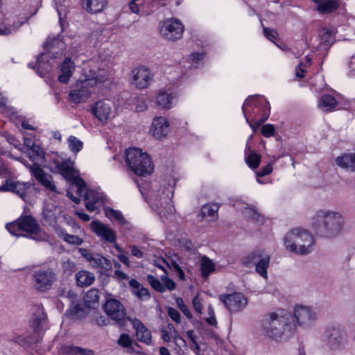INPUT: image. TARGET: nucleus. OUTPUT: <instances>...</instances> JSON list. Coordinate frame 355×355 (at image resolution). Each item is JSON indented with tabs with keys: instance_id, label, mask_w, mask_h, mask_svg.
<instances>
[{
	"instance_id": "f257e3e1",
	"label": "nucleus",
	"mask_w": 355,
	"mask_h": 355,
	"mask_svg": "<svg viewBox=\"0 0 355 355\" xmlns=\"http://www.w3.org/2000/svg\"><path fill=\"white\" fill-rule=\"evenodd\" d=\"M296 329V324L291 321V317L279 315L275 313L266 314L262 320V331L266 336L275 340H286Z\"/></svg>"
},
{
	"instance_id": "f03ea898",
	"label": "nucleus",
	"mask_w": 355,
	"mask_h": 355,
	"mask_svg": "<svg viewBox=\"0 0 355 355\" xmlns=\"http://www.w3.org/2000/svg\"><path fill=\"white\" fill-rule=\"evenodd\" d=\"M107 79V76L101 71L85 67L81 78L77 80L69 94V101L76 104L85 101L91 96V88Z\"/></svg>"
},
{
	"instance_id": "7ed1b4c3",
	"label": "nucleus",
	"mask_w": 355,
	"mask_h": 355,
	"mask_svg": "<svg viewBox=\"0 0 355 355\" xmlns=\"http://www.w3.org/2000/svg\"><path fill=\"white\" fill-rule=\"evenodd\" d=\"M311 226L312 230L318 234L334 236L341 232L343 219L341 214L337 211L320 209L311 218Z\"/></svg>"
},
{
	"instance_id": "20e7f679",
	"label": "nucleus",
	"mask_w": 355,
	"mask_h": 355,
	"mask_svg": "<svg viewBox=\"0 0 355 355\" xmlns=\"http://www.w3.org/2000/svg\"><path fill=\"white\" fill-rule=\"evenodd\" d=\"M284 243L287 251L297 255L305 256L313 251L315 239L308 230L295 227L286 234Z\"/></svg>"
},
{
	"instance_id": "39448f33",
	"label": "nucleus",
	"mask_w": 355,
	"mask_h": 355,
	"mask_svg": "<svg viewBox=\"0 0 355 355\" xmlns=\"http://www.w3.org/2000/svg\"><path fill=\"white\" fill-rule=\"evenodd\" d=\"M126 162L130 169L139 176H146L153 171L150 156L139 148H130L125 151Z\"/></svg>"
},
{
	"instance_id": "423d86ee",
	"label": "nucleus",
	"mask_w": 355,
	"mask_h": 355,
	"mask_svg": "<svg viewBox=\"0 0 355 355\" xmlns=\"http://www.w3.org/2000/svg\"><path fill=\"white\" fill-rule=\"evenodd\" d=\"M171 198L170 191L163 188L157 191H151L148 202L159 215L168 218L175 211L173 205L171 203Z\"/></svg>"
},
{
	"instance_id": "0eeeda50",
	"label": "nucleus",
	"mask_w": 355,
	"mask_h": 355,
	"mask_svg": "<svg viewBox=\"0 0 355 355\" xmlns=\"http://www.w3.org/2000/svg\"><path fill=\"white\" fill-rule=\"evenodd\" d=\"M71 189L74 190L78 196H84L85 207L89 211H96L101 205V195L93 190H88L85 181L80 178H76L71 185Z\"/></svg>"
},
{
	"instance_id": "6e6552de",
	"label": "nucleus",
	"mask_w": 355,
	"mask_h": 355,
	"mask_svg": "<svg viewBox=\"0 0 355 355\" xmlns=\"http://www.w3.org/2000/svg\"><path fill=\"white\" fill-rule=\"evenodd\" d=\"M243 263L245 266L253 264L256 272L265 279H268V268L270 262V255L263 250H256L243 259Z\"/></svg>"
},
{
	"instance_id": "1a4fd4ad",
	"label": "nucleus",
	"mask_w": 355,
	"mask_h": 355,
	"mask_svg": "<svg viewBox=\"0 0 355 355\" xmlns=\"http://www.w3.org/2000/svg\"><path fill=\"white\" fill-rule=\"evenodd\" d=\"M184 26L182 21L176 18L166 19L159 24L161 36L166 40L175 42L182 37Z\"/></svg>"
},
{
	"instance_id": "9d476101",
	"label": "nucleus",
	"mask_w": 355,
	"mask_h": 355,
	"mask_svg": "<svg viewBox=\"0 0 355 355\" xmlns=\"http://www.w3.org/2000/svg\"><path fill=\"white\" fill-rule=\"evenodd\" d=\"M33 285L35 290L44 292L51 288L56 280V274L51 268H42L33 272Z\"/></svg>"
},
{
	"instance_id": "9b49d317",
	"label": "nucleus",
	"mask_w": 355,
	"mask_h": 355,
	"mask_svg": "<svg viewBox=\"0 0 355 355\" xmlns=\"http://www.w3.org/2000/svg\"><path fill=\"white\" fill-rule=\"evenodd\" d=\"M153 76L154 75L149 68L140 66L131 71L130 83L137 89H146L153 81Z\"/></svg>"
},
{
	"instance_id": "f8f14e48",
	"label": "nucleus",
	"mask_w": 355,
	"mask_h": 355,
	"mask_svg": "<svg viewBox=\"0 0 355 355\" xmlns=\"http://www.w3.org/2000/svg\"><path fill=\"white\" fill-rule=\"evenodd\" d=\"M295 321L291 318V321L303 327L312 325L317 319V313L310 306L296 305L293 309Z\"/></svg>"
},
{
	"instance_id": "ddd939ff",
	"label": "nucleus",
	"mask_w": 355,
	"mask_h": 355,
	"mask_svg": "<svg viewBox=\"0 0 355 355\" xmlns=\"http://www.w3.org/2000/svg\"><path fill=\"white\" fill-rule=\"evenodd\" d=\"M19 230L34 234V236H30L33 239L42 241L46 237V234L41 230L37 222L31 216H26L19 218Z\"/></svg>"
},
{
	"instance_id": "4468645a",
	"label": "nucleus",
	"mask_w": 355,
	"mask_h": 355,
	"mask_svg": "<svg viewBox=\"0 0 355 355\" xmlns=\"http://www.w3.org/2000/svg\"><path fill=\"white\" fill-rule=\"evenodd\" d=\"M31 175L46 189L52 192L56 191V186L50 174L46 173L38 164L34 163L28 166Z\"/></svg>"
},
{
	"instance_id": "2eb2a0df",
	"label": "nucleus",
	"mask_w": 355,
	"mask_h": 355,
	"mask_svg": "<svg viewBox=\"0 0 355 355\" xmlns=\"http://www.w3.org/2000/svg\"><path fill=\"white\" fill-rule=\"evenodd\" d=\"M107 315L115 321H121L125 318L126 312L121 302L114 298H109L103 305Z\"/></svg>"
},
{
	"instance_id": "dca6fc26",
	"label": "nucleus",
	"mask_w": 355,
	"mask_h": 355,
	"mask_svg": "<svg viewBox=\"0 0 355 355\" xmlns=\"http://www.w3.org/2000/svg\"><path fill=\"white\" fill-rule=\"evenodd\" d=\"M90 228L103 241L110 243H115L116 235L115 232L108 225L98 221L93 220L90 223Z\"/></svg>"
},
{
	"instance_id": "f3484780",
	"label": "nucleus",
	"mask_w": 355,
	"mask_h": 355,
	"mask_svg": "<svg viewBox=\"0 0 355 355\" xmlns=\"http://www.w3.org/2000/svg\"><path fill=\"white\" fill-rule=\"evenodd\" d=\"M31 187L29 182H24L8 178L0 186V192H12L24 198L26 191Z\"/></svg>"
},
{
	"instance_id": "a211bd4d",
	"label": "nucleus",
	"mask_w": 355,
	"mask_h": 355,
	"mask_svg": "<svg viewBox=\"0 0 355 355\" xmlns=\"http://www.w3.org/2000/svg\"><path fill=\"white\" fill-rule=\"evenodd\" d=\"M223 304L230 312H238L246 306L248 300L242 293H234L225 295Z\"/></svg>"
},
{
	"instance_id": "6ab92c4d",
	"label": "nucleus",
	"mask_w": 355,
	"mask_h": 355,
	"mask_svg": "<svg viewBox=\"0 0 355 355\" xmlns=\"http://www.w3.org/2000/svg\"><path fill=\"white\" fill-rule=\"evenodd\" d=\"M91 113L101 122L106 123L112 114V105L108 101H98L90 107Z\"/></svg>"
},
{
	"instance_id": "aec40b11",
	"label": "nucleus",
	"mask_w": 355,
	"mask_h": 355,
	"mask_svg": "<svg viewBox=\"0 0 355 355\" xmlns=\"http://www.w3.org/2000/svg\"><path fill=\"white\" fill-rule=\"evenodd\" d=\"M46 315L43 309L40 306L34 307V311L32 317L31 327L37 336L40 337V334L46 328Z\"/></svg>"
},
{
	"instance_id": "412c9836",
	"label": "nucleus",
	"mask_w": 355,
	"mask_h": 355,
	"mask_svg": "<svg viewBox=\"0 0 355 355\" xmlns=\"http://www.w3.org/2000/svg\"><path fill=\"white\" fill-rule=\"evenodd\" d=\"M151 130L155 139H162L169 132V123L164 117H156L152 123Z\"/></svg>"
},
{
	"instance_id": "4be33fe9",
	"label": "nucleus",
	"mask_w": 355,
	"mask_h": 355,
	"mask_svg": "<svg viewBox=\"0 0 355 355\" xmlns=\"http://www.w3.org/2000/svg\"><path fill=\"white\" fill-rule=\"evenodd\" d=\"M133 328L136 331V336L140 342L146 345H149L152 340L151 332L141 322V320L137 318L130 319Z\"/></svg>"
},
{
	"instance_id": "5701e85b",
	"label": "nucleus",
	"mask_w": 355,
	"mask_h": 355,
	"mask_svg": "<svg viewBox=\"0 0 355 355\" xmlns=\"http://www.w3.org/2000/svg\"><path fill=\"white\" fill-rule=\"evenodd\" d=\"M328 343L332 349H339L347 343L345 333L340 329L332 328L328 336Z\"/></svg>"
},
{
	"instance_id": "b1692460",
	"label": "nucleus",
	"mask_w": 355,
	"mask_h": 355,
	"mask_svg": "<svg viewBox=\"0 0 355 355\" xmlns=\"http://www.w3.org/2000/svg\"><path fill=\"white\" fill-rule=\"evenodd\" d=\"M318 49H328L335 41V31L334 29L322 28L319 33Z\"/></svg>"
},
{
	"instance_id": "393cba45",
	"label": "nucleus",
	"mask_w": 355,
	"mask_h": 355,
	"mask_svg": "<svg viewBox=\"0 0 355 355\" xmlns=\"http://www.w3.org/2000/svg\"><path fill=\"white\" fill-rule=\"evenodd\" d=\"M316 4L317 10L321 14H330L339 8L337 0H311Z\"/></svg>"
},
{
	"instance_id": "a878e982",
	"label": "nucleus",
	"mask_w": 355,
	"mask_h": 355,
	"mask_svg": "<svg viewBox=\"0 0 355 355\" xmlns=\"http://www.w3.org/2000/svg\"><path fill=\"white\" fill-rule=\"evenodd\" d=\"M107 5V0H82L83 8L89 13L101 12Z\"/></svg>"
},
{
	"instance_id": "bb28decb",
	"label": "nucleus",
	"mask_w": 355,
	"mask_h": 355,
	"mask_svg": "<svg viewBox=\"0 0 355 355\" xmlns=\"http://www.w3.org/2000/svg\"><path fill=\"white\" fill-rule=\"evenodd\" d=\"M74 69V63L70 58H66L60 65V74L58 76L59 81L63 83H67Z\"/></svg>"
},
{
	"instance_id": "cd10ccee",
	"label": "nucleus",
	"mask_w": 355,
	"mask_h": 355,
	"mask_svg": "<svg viewBox=\"0 0 355 355\" xmlns=\"http://www.w3.org/2000/svg\"><path fill=\"white\" fill-rule=\"evenodd\" d=\"M336 164L350 171H355V153H345L335 159Z\"/></svg>"
},
{
	"instance_id": "c85d7f7f",
	"label": "nucleus",
	"mask_w": 355,
	"mask_h": 355,
	"mask_svg": "<svg viewBox=\"0 0 355 355\" xmlns=\"http://www.w3.org/2000/svg\"><path fill=\"white\" fill-rule=\"evenodd\" d=\"M168 267L170 270L176 272L178 277L180 280L185 279L184 272L182 270V259L178 257L177 254H174L171 259L166 262Z\"/></svg>"
},
{
	"instance_id": "c756f323",
	"label": "nucleus",
	"mask_w": 355,
	"mask_h": 355,
	"mask_svg": "<svg viewBox=\"0 0 355 355\" xmlns=\"http://www.w3.org/2000/svg\"><path fill=\"white\" fill-rule=\"evenodd\" d=\"M129 285L132 288V293L136 295L141 300H145L149 299L150 297L148 290L144 288L138 281L136 279H131L129 282Z\"/></svg>"
},
{
	"instance_id": "7c9ffc66",
	"label": "nucleus",
	"mask_w": 355,
	"mask_h": 355,
	"mask_svg": "<svg viewBox=\"0 0 355 355\" xmlns=\"http://www.w3.org/2000/svg\"><path fill=\"white\" fill-rule=\"evenodd\" d=\"M105 216L111 219H115L119 225L123 226L125 228L130 230L131 228V225L130 223L124 218L122 213L119 210H115L112 208H106L105 209Z\"/></svg>"
},
{
	"instance_id": "2f4dec72",
	"label": "nucleus",
	"mask_w": 355,
	"mask_h": 355,
	"mask_svg": "<svg viewBox=\"0 0 355 355\" xmlns=\"http://www.w3.org/2000/svg\"><path fill=\"white\" fill-rule=\"evenodd\" d=\"M41 340V337L34 335H15L12 337V340L22 347H30L35 343H38Z\"/></svg>"
},
{
	"instance_id": "473e14b6",
	"label": "nucleus",
	"mask_w": 355,
	"mask_h": 355,
	"mask_svg": "<svg viewBox=\"0 0 355 355\" xmlns=\"http://www.w3.org/2000/svg\"><path fill=\"white\" fill-rule=\"evenodd\" d=\"M74 163L70 159L62 162H57L55 166L60 173L65 178H69L74 173Z\"/></svg>"
},
{
	"instance_id": "72a5a7b5",
	"label": "nucleus",
	"mask_w": 355,
	"mask_h": 355,
	"mask_svg": "<svg viewBox=\"0 0 355 355\" xmlns=\"http://www.w3.org/2000/svg\"><path fill=\"white\" fill-rule=\"evenodd\" d=\"M76 279L78 286H88L94 282L95 276L92 272L86 270H81L76 273Z\"/></svg>"
},
{
	"instance_id": "f704fd0d",
	"label": "nucleus",
	"mask_w": 355,
	"mask_h": 355,
	"mask_svg": "<svg viewBox=\"0 0 355 355\" xmlns=\"http://www.w3.org/2000/svg\"><path fill=\"white\" fill-rule=\"evenodd\" d=\"M337 105L338 102L335 98L329 94L322 95L319 102L320 108L325 112L333 111Z\"/></svg>"
},
{
	"instance_id": "c9c22d12",
	"label": "nucleus",
	"mask_w": 355,
	"mask_h": 355,
	"mask_svg": "<svg viewBox=\"0 0 355 355\" xmlns=\"http://www.w3.org/2000/svg\"><path fill=\"white\" fill-rule=\"evenodd\" d=\"M173 96L166 92L161 91L157 96L156 103L159 107L170 109L172 107Z\"/></svg>"
},
{
	"instance_id": "e433bc0d",
	"label": "nucleus",
	"mask_w": 355,
	"mask_h": 355,
	"mask_svg": "<svg viewBox=\"0 0 355 355\" xmlns=\"http://www.w3.org/2000/svg\"><path fill=\"white\" fill-rule=\"evenodd\" d=\"M242 214L248 220L254 223H261L263 220V216L253 207H245L242 210Z\"/></svg>"
},
{
	"instance_id": "4c0bfd02",
	"label": "nucleus",
	"mask_w": 355,
	"mask_h": 355,
	"mask_svg": "<svg viewBox=\"0 0 355 355\" xmlns=\"http://www.w3.org/2000/svg\"><path fill=\"white\" fill-rule=\"evenodd\" d=\"M56 233L65 242H67L69 244L79 245L83 243V240L81 238H80L79 236H76V235L69 234L62 229L57 230Z\"/></svg>"
},
{
	"instance_id": "58836bf2",
	"label": "nucleus",
	"mask_w": 355,
	"mask_h": 355,
	"mask_svg": "<svg viewBox=\"0 0 355 355\" xmlns=\"http://www.w3.org/2000/svg\"><path fill=\"white\" fill-rule=\"evenodd\" d=\"M98 300V290L96 288L89 290L84 297L85 304L88 307H91L92 305L97 304Z\"/></svg>"
},
{
	"instance_id": "ea45409f",
	"label": "nucleus",
	"mask_w": 355,
	"mask_h": 355,
	"mask_svg": "<svg viewBox=\"0 0 355 355\" xmlns=\"http://www.w3.org/2000/svg\"><path fill=\"white\" fill-rule=\"evenodd\" d=\"M248 150L249 153L245 156V162L249 167L256 169L260 164L261 157L255 151L250 150V149Z\"/></svg>"
},
{
	"instance_id": "a19ab883",
	"label": "nucleus",
	"mask_w": 355,
	"mask_h": 355,
	"mask_svg": "<svg viewBox=\"0 0 355 355\" xmlns=\"http://www.w3.org/2000/svg\"><path fill=\"white\" fill-rule=\"evenodd\" d=\"M214 270V263L207 257H202L200 261V270L202 275L204 278L208 277V275Z\"/></svg>"
},
{
	"instance_id": "79ce46f5",
	"label": "nucleus",
	"mask_w": 355,
	"mask_h": 355,
	"mask_svg": "<svg viewBox=\"0 0 355 355\" xmlns=\"http://www.w3.org/2000/svg\"><path fill=\"white\" fill-rule=\"evenodd\" d=\"M84 349L85 348L72 345H64L60 347V351L63 354L82 355L84 352Z\"/></svg>"
},
{
	"instance_id": "37998d69",
	"label": "nucleus",
	"mask_w": 355,
	"mask_h": 355,
	"mask_svg": "<svg viewBox=\"0 0 355 355\" xmlns=\"http://www.w3.org/2000/svg\"><path fill=\"white\" fill-rule=\"evenodd\" d=\"M23 21L14 22L11 26H7L5 24H0V35H8L17 31L23 24Z\"/></svg>"
},
{
	"instance_id": "c03bdc74",
	"label": "nucleus",
	"mask_w": 355,
	"mask_h": 355,
	"mask_svg": "<svg viewBox=\"0 0 355 355\" xmlns=\"http://www.w3.org/2000/svg\"><path fill=\"white\" fill-rule=\"evenodd\" d=\"M219 207L217 205H205L201 209V215L204 218L214 217L218 211Z\"/></svg>"
},
{
	"instance_id": "a18cd8bd",
	"label": "nucleus",
	"mask_w": 355,
	"mask_h": 355,
	"mask_svg": "<svg viewBox=\"0 0 355 355\" xmlns=\"http://www.w3.org/2000/svg\"><path fill=\"white\" fill-rule=\"evenodd\" d=\"M146 279L151 287L156 291L159 293L165 292V286L158 279L155 277L153 275H148Z\"/></svg>"
},
{
	"instance_id": "49530a36",
	"label": "nucleus",
	"mask_w": 355,
	"mask_h": 355,
	"mask_svg": "<svg viewBox=\"0 0 355 355\" xmlns=\"http://www.w3.org/2000/svg\"><path fill=\"white\" fill-rule=\"evenodd\" d=\"M69 149L73 153L79 152L83 148V143L74 136L68 138Z\"/></svg>"
},
{
	"instance_id": "de8ad7c7",
	"label": "nucleus",
	"mask_w": 355,
	"mask_h": 355,
	"mask_svg": "<svg viewBox=\"0 0 355 355\" xmlns=\"http://www.w3.org/2000/svg\"><path fill=\"white\" fill-rule=\"evenodd\" d=\"M159 267L160 268L163 269V270L165 272V275H164L161 277V279L163 282L162 284L165 286V290L166 289H168L169 291L174 290L176 287L175 283L171 279H170L167 277V272L164 268H162L161 266H159Z\"/></svg>"
},
{
	"instance_id": "09e8293b",
	"label": "nucleus",
	"mask_w": 355,
	"mask_h": 355,
	"mask_svg": "<svg viewBox=\"0 0 355 355\" xmlns=\"http://www.w3.org/2000/svg\"><path fill=\"white\" fill-rule=\"evenodd\" d=\"M176 304L178 307L181 310L184 315H186L189 319L192 318V315L182 298L177 297Z\"/></svg>"
},
{
	"instance_id": "8fccbe9b",
	"label": "nucleus",
	"mask_w": 355,
	"mask_h": 355,
	"mask_svg": "<svg viewBox=\"0 0 355 355\" xmlns=\"http://www.w3.org/2000/svg\"><path fill=\"white\" fill-rule=\"evenodd\" d=\"M261 132L265 137H270L275 135V128L273 125L268 123L261 127Z\"/></svg>"
},
{
	"instance_id": "3c124183",
	"label": "nucleus",
	"mask_w": 355,
	"mask_h": 355,
	"mask_svg": "<svg viewBox=\"0 0 355 355\" xmlns=\"http://www.w3.org/2000/svg\"><path fill=\"white\" fill-rule=\"evenodd\" d=\"M71 314L76 318H80L86 315L85 309L80 304H76L71 309Z\"/></svg>"
},
{
	"instance_id": "603ef678",
	"label": "nucleus",
	"mask_w": 355,
	"mask_h": 355,
	"mask_svg": "<svg viewBox=\"0 0 355 355\" xmlns=\"http://www.w3.org/2000/svg\"><path fill=\"white\" fill-rule=\"evenodd\" d=\"M132 340L130 336L126 334L121 335L118 340V344L123 347H128L132 345Z\"/></svg>"
},
{
	"instance_id": "864d4df0",
	"label": "nucleus",
	"mask_w": 355,
	"mask_h": 355,
	"mask_svg": "<svg viewBox=\"0 0 355 355\" xmlns=\"http://www.w3.org/2000/svg\"><path fill=\"white\" fill-rule=\"evenodd\" d=\"M6 229L10 233L17 236H26L25 234H19L17 233V232L19 230V220L13 223L7 224Z\"/></svg>"
},
{
	"instance_id": "5fc2aeb1",
	"label": "nucleus",
	"mask_w": 355,
	"mask_h": 355,
	"mask_svg": "<svg viewBox=\"0 0 355 355\" xmlns=\"http://www.w3.org/2000/svg\"><path fill=\"white\" fill-rule=\"evenodd\" d=\"M167 312L168 315L173 321H174L177 324H180L181 322L180 314L178 310H176L174 308L168 307L167 309Z\"/></svg>"
},
{
	"instance_id": "6e6d98bb",
	"label": "nucleus",
	"mask_w": 355,
	"mask_h": 355,
	"mask_svg": "<svg viewBox=\"0 0 355 355\" xmlns=\"http://www.w3.org/2000/svg\"><path fill=\"white\" fill-rule=\"evenodd\" d=\"M264 35L271 42H274V40L277 37V33L275 30L271 29L267 27L263 28Z\"/></svg>"
},
{
	"instance_id": "4d7b16f0",
	"label": "nucleus",
	"mask_w": 355,
	"mask_h": 355,
	"mask_svg": "<svg viewBox=\"0 0 355 355\" xmlns=\"http://www.w3.org/2000/svg\"><path fill=\"white\" fill-rule=\"evenodd\" d=\"M64 272L70 275L75 270V264L73 262L67 261L63 264Z\"/></svg>"
},
{
	"instance_id": "13d9d810",
	"label": "nucleus",
	"mask_w": 355,
	"mask_h": 355,
	"mask_svg": "<svg viewBox=\"0 0 355 355\" xmlns=\"http://www.w3.org/2000/svg\"><path fill=\"white\" fill-rule=\"evenodd\" d=\"M192 302H193V306L195 311L198 313H201L202 306V304H201V300L200 299V297L198 295L195 296L193 299Z\"/></svg>"
},
{
	"instance_id": "bf43d9fd",
	"label": "nucleus",
	"mask_w": 355,
	"mask_h": 355,
	"mask_svg": "<svg viewBox=\"0 0 355 355\" xmlns=\"http://www.w3.org/2000/svg\"><path fill=\"white\" fill-rule=\"evenodd\" d=\"M272 171V166L270 164H268L266 166L263 167L261 170L257 173V175L258 177H263L265 175L270 174Z\"/></svg>"
},
{
	"instance_id": "052dcab7",
	"label": "nucleus",
	"mask_w": 355,
	"mask_h": 355,
	"mask_svg": "<svg viewBox=\"0 0 355 355\" xmlns=\"http://www.w3.org/2000/svg\"><path fill=\"white\" fill-rule=\"evenodd\" d=\"M306 64L303 63H300L299 65L295 69V76L300 78H302L304 76L305 67Z\"/></svg>"
},
{
	"instance_id": "680f3d73",
	"label": "nucleus",
	"mask_w": 355,
	"mask_h": 355,
	"mask_svg": "<svg viewBox=\"0 0 355 355\" xmlns=\"http://www.w3.org/2000/svg\"><path fill=\"white\" fill-rule=\"evenodd\" d=\"M58 45V46H62L63 45L62 42L57 39H53L51 40V41H49V40H47V42L44 44V48L46 49H48L49 48L50 51H51L54 46V45Z\"/></svg>"
},
{
	"instance_id": "e2e57ef3",
	"label": "nucleus",
	"mask_w": 355,
	"mask_h": 355,
	"mask_svg": "<svg viewBox=\"0 0 355 355\" xmlns=\"http://www.w3.org/2000/svg\"><path fill=\"white\" fill-rule=\"evenodd\" d=\"M99 267L102 268L104 270H110L112 268V263L109 259L102 256Z\"/></svg>"
},
{
	"instance_id": "0e129e2a",
	"label": "nucleus",
	"mask_w": 355,
	"mask_h": 355,
	"mask_svg": "<svg viewBox=\"0 0 355 355\" xmlns=\"http://www.w3.org/2000/svg\"><path fill=\"white\" fill-rule=\"evenodd\" d=\"M147 109V105L144 99L139 100L136 105V111L137 112H144Z\"/></svg>"
},
{
	"instance_id": "69168bd1",
	"label": "nucleus",
	"mask_w": 355,
	"mask_h": 355,
	"mask_svg": "<svg viewBox=\"0 0 355 355\" xmlns=\"http://www.w3.org/2000/svg\"><path fill=\"white\" fill-rule=\"evenodd\" d=\"M130 249L133 256L137 258H141L144 256V253L135 245H130Z\"/></svg>"
},
{
	"instance_id": "338daca9",
	"label": "nucleus",
	"mask_w": 355,
	"mask_h": 355,
	"mask_svg": "<svg viewBox=\"0 0 355 355\" xmlns=\"http://www.w3.org/2000/svg\"><path fill=\"white\" fill-rule=\"evenodd\" d=\"M79 252L80 254L87 259L88 261H90L92 259H93V254L90 253L89 250H88L86 248H80L78 249Z\"/></svg>"
},
{
	"instance_id": "774afa93",
	"label": "nucleus",
	"mask_w": 355,
	"mask_h": 355,
	"mask_svg": "<svg viewBox=\"0 0 355 355\" xmlns=\"http://www.w3.org/2000/svg\"><path fill=\"white\" fill-rule=\"evenodd\" d=\"M348 67L349 68V72L352 75H355V54L353 55L349 62Z\"/></svg>"
}]
</instances>
